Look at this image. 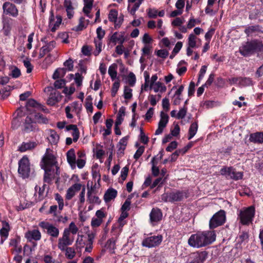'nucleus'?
<instances>
[{"label": "nucleus", "mask_w": 263, "mask_h": 263, "mask_svg": "<svg viewBox=\"0 0 263 263\" xmlns=\"http://www.w3.org/2000/svg\"><path fill=\"white\" fill-rule=\"evenodd\" d=\"M215 239L216 234L214 231L199 232L191 235L188 243L191 247L199 248L211 244Z\"/></svg>", "instance_id": "1"}, {"label": "nucleus", "mask_w": 263, "mask_h": 263, "mask_svg": "<svg viewBox=\"0 0 263 263\" xmlns=\"http://www.w3.org/2000/svg\"><path fill=\"white\" fill-rule=\"evenodd\" d=\"M239 51L244 57L257 53L258 55L263 58V44L258 40H252L242 44L239 47Z\"/></svg>", "instance_id": "2"}, {"label": "nucleus", "mask_w": 263, "mask_h": 263, "mask_svg": "<svg viewBox=\"0 0 263 263\" xmlns=\"http://www.w3.org/2000/svg\"><path fill=\"white\" fill-rule=\"evenodd\" d=\"M48 149H47L46 153L42 158V162L51 171V174L53 175V178L55 176H59V167L56 165L55 159L54 156L48 153Z\"/></svg>", "instance_id": "3"}, {"label": "nucleus", "mask_w": 263, "mask_h": 263, "mask_svg": "<svg viewBox=\"0 0 263 263\" xmlns=\"http://www.w3.org/2000/svg\"><path fill=\"white\" fill-rule=\"evenodd\" d=\"M31 172L30 165L28 158L24 156L18 162V173L23 179L29 177Z\"/></svg>", "instance_id": "4"}, {"label": "nucleus", "mask_w": 263, "mask_h": 263, "mask_svg": "<svg viewBox=\"0 0 263 263\" xmlns=\"http://www.w3.org/2000/svg\"><path fill=\"white\" fill-rule=\"evenodd\" d=\"M226 216L224 210H221L216 213L211 218L209 227L211 229L216 228L222 225L226 221Z\"/></svg>", "instance_id": "5"}, {"label": "nucleus", "mask_w": 263, "mask_h": 263, "mask_svg": "<svg viewBox=\"0 0 263 263\" xmlns=\"http://www.w3.org/2000/svg\"><path fill=\"white\" fill-rule=\"evenodd\" d=\"M255 214V209L251 206L239 212V217L241 223L243 225H248L252 222Z\"/></svg>", "instance_id": "6"}, {"label": "nucleus", "mask_w": 263, "mask_h": 263, "mask_svg": "<svg viewBox=\"0 0 263 263\" xmlns=\"http://www.w3.org/2000/svg\"><path fill=\"white\" fill-rule=\"evenodd\" d=\"M73 240V238L68 235V231H64L62 236L58 239V247L61 251H64L68 246L72 244Z\"/></svg>", "instance_id": "7"}, {"label": "nucleus", "mask_w": 263, "mask_h": 263, "mask_svg": "<svg viewBox=\"0 0 263 263\" xmlns=\"http://www.w3.org/2000/svg\"><path fill=\"white\" fill-rule=\"evenodd\" d=\"M220 172L221 175L226 176L227 178L235 180L241 179L243 176L241 172H236L233 167H223L220 170Z\"/></svg>", "instance_id": "8"}, {"label": "nucleus", "mask_w": 263, "mask_h": 263, "mask_svg": "<svg viewBox=\"0 0 263 263\" xmlns=\"http://www.w3.org/2000/svg\"><path fill=\"white\" fill-rule=\"evenodd\" d=\"M162 241L161 235L152 236L145 238L142 242L143 246L147 248H153L159 246Z\"/></svg>", "instance_id": "9"}, {"label": "nucleus", "mask_w": 263, "mask_h": 263, "mask_svg": "<svg viewBox=\"0 0 263 263\" xmlns=\"http://www.w3.org/2000/svg\"><path fill=\"white\" fill-rule=\"evenodd\" d=\"M39 226L47 230V233L53 238L58 237L60 233L58 228L53 224L45 221H42L39 223Z\"/></svg>", "instance_id": "10"}, {"label": "nucleus", "mask_w": 263, "mask_h": 263, "mask_svg": "<svg viewBox=\"0 0 263 263\" xmlns=\"http://www.w3.org/2000/svg\"><path fill=\"white\" fill-rule=\"evenodd\" d=\"M3 12L6 15L12 17H16L18 14V11L15 5L9 2H5L3 5Z\"/></svg>", "instance_id": "11"}, {"label": "nucleus", "mask_w": 263, "mask_h": 263, "mask_svg": "<svg viewBox=\"0 0 263 263\" xmlns=\"http://www.w3.org/2000/svg\"><path fill=\"white\" fill-rule=\"evenodd\" d=\"M244 32L248 36H255L263 32V28L259 25L249 26L246 28Z\"/></svg>", "instance_id": "12"}, {"label": "nucleus", "mask_w": 263, "mask_h": 263, "mask_svg": "<svg viewBox=\"0 0 263 263\" xmlns=\"http://www.w3.org/2000/svg\"><path fill=\"white\" fill-rule=\"evenodd\" d=\"M188 197L187 193L185 191H177L170 193L171 202L180 201Z\"/></svg>", "instance_id": "13"}, {"label": "nucleus", "mask_w": 263, "mask_h": 263, "mask_svg": "<svg viewBox=\"0 0 263 263\" xmlns=\"http://www.w3.org/2000/svg\"><path fill=\"white\" fill-rule=\"evenodd\" d=\"M205 251L197 252L192 254L193 260L189 263H203L207 258Z\"/></svg>", "instance_id": "14"}, {"label": "nucleus", "mask_w": 263, "mask_h": 263, "mask_svg": "<svg viewBox=\"0 0 263 263\" xmlns=\"http://www.w3.org/2000/svg\"><path fill=\"white\" fill-rule=\"evenodd\" d=\"M82 185L80 183H74L70 186L67 191L66 198L70 200L77 192L80 191Z\"/></svg>", "instance_id": "15"}, {"label": "nucleus", "mask_w": 263, "mask_h": 263, "mask_svg": "<svg viewBox=\"0 0 263 263\" xmlns=\"http://www.w3.org/2000/svg\"><path fill=\"white\" fill-rule=\"evenodd\" d=\"M150 220L152 223L160 221L162 217L161 211L158 208H153L149 214Z\"/></svg>", "instance_id": "16"}, {"label": "nucleus", "mask_w": 263, "mask_h": 263, "mask_svg": "<svg viewBox=\"0 0 263 263\" xmlns=\"http://www.w3.org/2000/svg\"><path fill=\"white\" fill-rule=\"evenodd\" d=\"M67 160L72 169L76 167V157L73 148L70 149L66 154Z\"/></svg>", "instance_id": "17"}, {"label": "nucleus", "mask_w": 263, "mask_h": 263, "mask_svg": "<svg viewBox=\"0 0 263 263\" xmlns=\"http://www.w3.org/2000/svg\"><path fill=\"white\" fill-rule=\"evenodd\" d=\"M57 20L55 22L53 11H51L49 18V26L51 27V30L52 32L56 30L57 28L59 26L62 22V18L60 16H57Z\"/></svg>", "instance_id": "18"}, {"label": "nucleus", "mask_w": 263, "mask_h": 263, "mask_svg": "<svg viewBox=\"0 0 263 263\" xmlns=\"http://www.w3.org/2000/svg\"><path fill=\"white\" fill-rule=\"evenodd\" d=\"M61 95L59 91L54 90L53 92H51L49 97L47 100V104L51 106L54 105L56 103L60 101L61 99Z\"/></svg>", "instance_id": "19"}, {"label": "nucleus", "mask_w": 263, "mask_h": 263, "mask_svg": "<svg viewBox=\"0 0 263 263\" xmlns=\"http://www.w3.org/2000/svg\"><path fill=\"white\" fill-rule=\"evenodd\" d=\"M124 32H120L118 33L117 32H115L110 37V41L116 45L117 42H119L120 44H123L125 42Z\"/></svg>", "instance_id": "20"}, {"label": "nucleus", "mask_w": 263, "mask_h": 263, "mask_svg": "<svg viewBox=\"0 0 263 263\" xmlns=\"http://www.w3.org/2000/svg\"><path fill=\"white\" fill-rule=\"evenodd\" d=\"M249 140L254 143L262 144L263 143V132H256L251 134Z\"/></svg>", "instance_id": "21"}, {"label": "nucleus", "mask_w": 263, "mask_h": 263, "mask_svg": "<svg viewBox=\"0 0 263 263\" xmlns=\"http://www.w3.org/2000/svg\"><path fill=\"white\" fill-rule=\"evenodd\" d=\"M87 186L88 190L87 200L89 201L90 203L100 204L101 200L99 199V197L92 195V193L94 190L92 186L89 187L88 183H87Z\"/></svg>", "instance_id": "22"}, {"label": "nucleus", "mask_w": 263, "mask_h": 263, "mask_svg": "<svg viewBox=\"0 0 263 263\" xmlns=\"http://www.w3.org/2000/svg\"><path fill=\"white\" fill-rule=\"evenodd\" d=\"M26 238L31 240L32 239L34 240H39L41 238V234L38 230H33L32 231H28L26 234Z\"/></svg>", "instance_id": "23"}, {"label": "nucleus", "mask_w": 263, "mask_h": 263, "mask_svg": "<svg viewBox=\"0 0 263 263\" xmlns=\"http://www.w3.org/2000/svg\"><path fill=\"white\" fill-rule=\"evenodd\" d=\"M36 129V124L32 121L31 118L27 117L24 123V130L29 133Z\"/></svg>", "instance_id": "24"}, {"label": "nucleus", "mask_w": 263, "mask_h": 263, "mask_svg": "<svg viewBox=\"0 0 263 263\" xmlns=\"http://www.w3.org/2000/svg\"><path fill=\"white\" fill-rule=\"evenodd\" d=\"M117 195V191L112 188L108 189L105 193L104 199L106 202L110 201L116 198Z\"/></svg>", "instance_id": "25"}, {"label": "nucleus", "mask_w": 263, "mask_h": 263, "mask_svg": "<svg viewBox=\"0 0 263 263\" xmlns=\"http://www.w3.org/2000/svg\"><path fill=\"white\" fill-rule=\"evenodd\" d=\"M64 6L66 8L67 16L69 18L73 17L74 8L72 6L71 0H64Z\"/></svg>", "instance_id": "26"}, {"label": "nucleus", "mask_w": 263, "mask_h": 263, "mask_svg": "<svg viewBox=\"0 0 263 263\" xmlns=\"http://www.w3.org/2000/svg\"><path fill=\"white\" fill-rule=\"evenodd\" d=\"M35 142L29 141L28 142H23L18 148V150L21 152H24L28 150H31L36 146Z\"/></svg>", "instance_id": "27"}, {"label": "nucleus", "mask_w": 263, "mask_h": 263, "mask_svg": "<svg viewBox=\"0 0 263 263\" xmlns=\"http://www.w3.org/2000/svg\"><path fill=\"white\" fill-rule=\"evenodd\" d=\"M42 168H43L44 171V181L47 183H50L52 180L53 179V175L51 174V171L49 170L48 167L45 166L44 165V163L41 165Z\"/></svg>", "instance_id": "28"}, {"label": "nucleus", "mask_w": 263, "mask_h": 263, "mask_svg": "<svg viewBox=\"0 0 263 263\" xmlns=\"http://www.w3.org/2000/svg\"><path fill=\"white\" fill-rule=\"evenodd\" d=\"M26 107L27 110L28 111H31L30 107L36 108L39 109L44 110L43 106L41 104L38 103L37 102H36V101H35L33 99H29L27 102Z\"/></svg>", "instance_id": "29"}, {"label": "nucleus", "mask_w": 263, "mask_h": 263, "mask_svg": "<svg viewBox=\"0 0 263 263\" xmlns=\"http://www.w3.org/2000/svg\"><path fill=\"white\" fill-rule=\"evenodd\" d=\"M168 116L163 111L160 112V120L158 123V125L162 127H165L168 122Z\"/></svg>", "instance_id": "30"}, {"label": "nucleus", "mask_w": 263, "mask_h": 263, "mask_svg": "<svg viewBox=\"0 0 263 263\" xmlns=\"http://www.w3.org/2000/svg\"><path fill=\"white\" fill-rule=\"evenodd\" d=\"M48 141L52 144H56L59 140L58 134L53 130H50L49 136L48 138Z\"/></svg>", "instance_id": "31"}, {"label": "nucleus", "mask_w": 263, "mask_h": 263, "mask_svg": "<svg viewBox=\"0 0 263 263\" xmlns=\"http://www.w3.org/2000/svg\"><path fill=\"white\" fill-rule=\"evenodd\" d=\"M67 70L65 68H58L56 69L52 75V78L54 80H57L60 78H63L66 73Z\"/></svg>", "instance_id": "32"}, {"label": "nucleus", "mask_w": 263, "mask_h": 263, "mask_svg": "<svg viewBox=\"0 0 263 263\" xmlns=\"http://www.w3.org/2000/svg\"><path fill=\"white\" fill-rule=\"evenodd\" d=\"M152 89H153L155 92H157L158 91L163 92L165 91L166 90V87L163 85L161 82H157L154 83L152 85Z\"/></svg>", "instance_id": "33"}, {"label": "nucleus", "mask_w": 263, "mask_h": 263, "mask_svg": "<svg viewBox=\"0 0 263 263\" xmlns=\"http://www.w3.org/2000/svg\"><path fill=\"white\" fill-rule=\"evenodd\" d=\"M118 66L116 64H112L108 68V74L110 76L111 80L113 81L117 77Z\"/></svg>", "instance_id": "34"}, {"label": "nucleus", "mask_w": 263, "mask_h": 263, "mask_svg": "<svg viewBox=\"0 0 263 263\" xmlns=\"http://www.w3.org/2000/svg\"><path fill=\"white\" fill-rule=\"evenodd\" d=\"M198 130V124L196 122H194L191 125L189 130L188 139H191L196 134Z\"/></svg>", "instance_id": "35"}, {"label": "nucleus", "mask_w": 263, "mask_h": 263, "mask_svg": "<svg viewBox=\"0 0 263 263\" xmlns=\"http://www.w3.org/2000/svg\"><path fill=\"white\" fill-rule=\"evenodd\" d=\"M64 251L65 252V256L68 259H73L76 256L75 250L72 247H67Z\"/></svg>", "instance_id": "36"}, {"label": "nucleus", "mask_w": 263, "mask_h": 263, "mask_svg": "<svg viewBox=\"0 0 263 263\" xmlns=\"http://www.w3.org/2000/svg\"><path fill=\"white\" fill-rule=\"evenodd\" d=\"M64 231H67L68 232V235L70 236V233L73 235L76 234L78 232V228L73 222H71L68 228H65Z\"/></svg>", "instance_id": "37"}, {"label": "nucleus", "mask_w": 263, "mask_h": 263, "mask_svg": "<svg viewBox=\"0 0 263 263\" xmlns=\"http://www.w3.org/2000/svg\"><path fill=\"white\" fill-rule=\"evenodd\" d=\"M55 46V42L51 41L47 43L46 45L43 46L41 49L46 54L51 51Z\"/></svg>", "instance_id": "38"}, {"label": "nucleus", "mask_w": 263, "mask_h": 263, "mask_svg": "<svg viewBox=\"0 0 263 263\" xmlns=\"http://www.w3.org/2000/svg\"><path fill=\"white\" fill-rule=\"evenodd\" d=\"M151 163L152 164V174L154 176H158L159 174L160 171L159 168L156 166L157 164V162H156L155 157H153L151 160Z\"/></svg>", "instance_id": "39"}, {"label": "nucleus", "mask_w": 263, "mask_h": 263, "mask_svg": "<svg viewBox=\"0 0 263 263\" xmlns=\"http://www.w3.org/2000/svg\"><path fill=\"white\" fill-rule=\"evenodd\" d=\"M239 85L241 86H247L253 85L252 81L250 78L240 77Z\"/></svg>", "instance_id": "40"}, {"label": "nucleus", "mask_w": 263, "mask_h": 263, "mask_svg": "<svg viewBox=\"0 0 263 263\" xmlns=\"http://www.w3.org/2000/svg\"><path fill=\"white\" fill-rule=\"evenodd\" d=\"M260 14V11L259 9H255L249 12V18L250 20H256Z\"/></svg>", "instance_id": "41"}, {"label": "nucleus", "mask_w": 263, "mask_h": 263, "mask_svg": "<svg viewBox=\"0 0 263 263\" xmlns=\"http://www.w3.org/2000/svg\"><path fill=\"white\" fill-rule=\"evenodd\" d=\"M96 50L93 51V53L95 56H97L102 51V41L100 40H95Z\"/></svg>", "instance_id": "42"}, {"label": "nucleus", "mask_w": 263, "mask_h": 263, "mask_svg": "<svg viewBox=\"0 0 263 263\" xmlns=\"http://www.w3.org/2000/svg\"><path fill=\"white\" fill-rule=\"evenodd\" d=\"M34 119L37 122L40 123H47L48 122V119L40 113L35 114Z\"/></svg>", "instance_id": "43"}, {"label": "nucleus", "mask_w": 263, "mask_h": 263, "mask_svg": "<svg viewBox=\"0 0 263 263\" xmlns=\"http://www.w3.org/2000/svg\"><path fill=\"white\" fill-rule=\"evenodd\" d=\"M196 37L193 34H191L188 38V46L194 48L196 45Z\"/></svg>", "instance_id": "44"}, {"label": "nucleus", "mask_w": 263, "mask_h": 263, "mask_svg": "<svg viewBox=\"0 0 263 263\" xmlns=\"http://www.w3.org/2000/svg\"><path fill=\"white\" fill-rule=\"evenodd\" d=\"M118 17V12L116 10L111 9L108 14V20L109 21L115 22L117 21Z\"/></svg>", "instance_id": "45"}, {"label": "nucleus", "mask_w": 263, "mask_h": 263, "mask_svg": "<svg viewBox=\"0 0 263 263\" xmlns=\"http://www.w3.org/2000/svg\"><path fill=\"white\" fill-rule=\"evenodd\" d=\"M187 108L186 106H184L182 108H181L179 112L177 114L176 118L178 119H183L186 116L187 112Z\"/></svg>", "instance_id": "46"}, {"label": "nucleus", "mask_w": 263, "mask_h": 263, "mask_svg": "<svg viewBox=\"0 0 263 263\" xmlns=\"http://www.w3.org/2000/svg\"><path fill=\"white\" fill-rule=\"evenodd\" d=\"M133 96L132 89L128 86H125L124 89V97L126 99H129Z\"/></svg>", "instance_id": "47"}, {"label": "nucleus", "mask_w": 263, "mask_h": 263, "mask_svg": "<svg viewBox=\"0 0 263 263\" xmlns=\"http://www.w3.org/2000/svg\"><path fill=\"white\" fill-rule=\"evenodd\" d=\"M66 81L64 79H61L57 80L54 83V87L57 89H60L62 88L65 85Z\"/></svg>", "instance_id": "48"}, {"label": "nucleus", "mask_w": 263, "mask_h": 263, "mask_svg": "<svg viewBox=\"0 0 263 263\" xmlns=\"http://www.w3.org/2000/svg\"><path fill=\"white\" fill-rule=\"evenodd\" d=\"M4 33L5 35H8L11 30V26L8 22H5L3 28Z\"/></svg>", "instance_id": "49"}, {"label": "nucleus", "mask_w": 263, "mask_h": 263, "mask_svg": "<svg viewBox=\"0 0 263 263\" xmlns=\"http://www.w3.org/2000/svg\"><path fill=\"white\" fill-rule=\"evenodd\" d=\"M24 66L27 68V72L28 73H30L32 69L33 66L30 63V61L28 59L24 60L23 61Z\"/></svg>", "instance_id": "50"}, {"label": "nucleus", "mask_w": 263, "mask_h": 263, "mask_svg": "<svg viewBox=\"0 0 263 263\" xmlns=\"http://www.w3.org/2000/svg\"><path fill=\"white\" fill-rule=\"evenodd\" d=\"M120 87V82L119 81L115 82L112 85L111 88V96L112 97H115Z\"/></svg>", "instance_id": "51"}, {"label": "nucleus", "mask_w": 263, "mask_h": 263, "mask_svg": "<svg viewBox=\"0 0 263 263\" xmlns=\"http://www.w3.org/2000/svg\"><path fill=\"white\" fill-rule=\"evenodd\" d=\"M103 220L99 219L96 217H93L91 221V226L93 228H96L99 227L102 223Z\"/></svg>", "instance_id": "52"}, {"label": "nucleus", "mask_w": 263, "mask_h": 263, "mask_svg": "<svg viewBox=\"0 0 263 263\" xmlns=\"http://www.w3.org/2000/svg\"><path fill=\"white\" fill-rule=\"evenodd\" d=\"M0 235L1 236V243H3L8 235V230L6 228H3L0 230Z\"/></svg>", "instance_id": "53"}, {"label": "nucleus", "mask_w": 263, "mask_h": 263, "mask_svg": "<svg viewBox=\"0 0 263 263\" xmlns=\"http://www.w3.org/2000/svg\"><path fill=\"white\" fill-rule=\"evenodd\" d=\"M136 79L135 75L133 72H130L128 75V84L132 87L134 86L136 83Z\"/></svg>", "instance_id": "54"}, {"label": "nucleus", "mask_w": 263, "mask_h": 263, "mask_svg": "<svg viewBox=\"0 0 263 263\" xmlns=\"http://www.w3.org/2000/svg\"><path fill=\"white\" fill-rule=\"evenodd\" d=\"M128 216V214L126 212H122V213L119 218L118 222L120 227H122L125 224L123 220Z\"/></svg>", "instance_id": "55"}, {"label": "nucleus", "mask_w": 263, "mask_h": 263, "mask_svg": "<svg viewBox=\"0 0 263 263\" xmlns=\"http://www.w3.org/2000/svg\"><path fill=\"white\" fill-rule=\"evenodd\" d=\"M75 76L74 81L77 86H80L82 85L83 77L78 72L76 73Z\"/></svg>", "instance_id": "56"}, {"label": "nucleus", "mask_w": 263, "mask_h": 263, "mask_svg": "<svg viewBox=\"0 0 263 263\" xmlns=\"http://www.w3.org/2000/svg\"><path fill=\"white\" fill-rule=\"evenodd\" d=\"M8 87H9L8 89H7V87H6L4 89L0 90V95H1V97L3 98V99H5L9 96V95H10L9 91H10L11 88H10V86H8Z\"/></svg>", "instance_id": "57"}, {"label": "nucleus", "mask_w": 263, "mask_h": 263, "mask_svg": "<svg viewBox=\"0 0 263 263\" xmlns=\"http://www.w3.org/2000/svg\"><path fill=\"white\" fill-rule=\"evenodd\" d=\"M148 16L150 18H156L158 15V10L155 9L149 8L147 10Z\"/></svg>", "instance_id": "58"}, {"label": "nucleus", "mask_w": 263, "mask_h": 263, "mask_svg": "<svg viewBox=\"0 0 263 263\" xmlns=\"http://www.w3.org/2000/svg\"><path fill=\"white\" fill-rule=\"evenodd\" d=\"M157 55L162 58H166L168 55V52L165 49H160L157 51Z\"/></svg>", "instance_id": "59"}, {"label": "nucleus", "mask_w": 263, "mask_h": 263, "mask_svg": "<svg viewBox=\"0 0 263 263\" xmlns=\"http://www.w3.org/2000/svg\"><path fill=\"white\" fill-rule=\"evenodd\" d=\"M177 145L178 143L176 141H172L169 144L168 146L166 148V151L171 152L173 151L174 149H176L177 147Z\"/></svg>", "instance_id": "60"}, {"label": "nucleus", "mask_w": 263, "mask_h": 263, "mask_svg": "<svg viewBox=\"0 0 263 263\" xmlns=\"http://www.w3.org/2000/svg\"><path fill=\"white\" fill-rule=\"evenodd\" d=\"M105 31L103 30L101 27H99L97 29V34L98 40L101 41L105 35Z\"/></svg>", "instance_id": "61"}, {"label": "nucleus", "mask_w": 263, "mask_h": 263, "mask_svg": "<svg viewBox=\"0 0 263 263\" xmlns=\"http://www.w3.org/2000/svg\"><path fill=\"white\" fill-rule=\"evenodd\" d=\"M84 20H85L84 17H80V18L79 20V24L76 27V31L82 30L84 28H85L86 27L84 24Z\"/></svg>", "instance_id": "62"}, {"label": "nucleus", "mask_w": 263, "mask_h": 263, "mask_svg": "<svg viewBox=\"0 0 263 263\" xmlns=\"http://www.w3.org/2000/svg\"><path fill=\"white\" fill-rule=\"evenodd\" d=\"M123 17V15L122 14L120 15L118 17H117V21L114 22L115 27L116 28H119L121 26L124 20Z\"/></svg>", "instance_id": "63"}, {"label": "nucleus", "mask_w": 263, "mask_h": 263, "mask_svg": "<svg viewBox=\"0 0 263 263\" xmlns=\"http://www.w3.org/2000/svg\"><path fill=\"white\" fill-rule=\"evenodd\" d=\"M144 147L143 146H140L136 151L134 157L135 159L137 160L142 155L144 152Z\"/></svg>", "instance_id": "64"}]
</instances>
